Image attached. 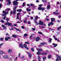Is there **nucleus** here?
<instances>
[{
    "mask_svg": "<svg viewBox=\"0 0 61 61\" xmlns=\"http://www.w3.org/2000/svg\"><path fill=\"white\" fill-rule=\"evenodd\" d=\"M3 14H2V15L3 16H4V17L2 18H3V19L5 20V19L6 18V17L5 16V15L7 14V13H6V11H3Z\"/></svg>",
    "mask_w": 61,
    "mask_h": 61,
    "instance_id": "nucleus-1",
    "label": "nucleus"
},
{
    "mask_svg": "<svg viewBox=\"0 0 61 61\" xmlns=\"http://www.w3.org/2000/svg\"><path fill=\"white\" fill-rule=\"evenodd\" d=\"M51 22H50V24L49 23L48 24V25L49 26H50V25H54V23H53V22L54 21H55V18H51Z\"/></svg>",
    "mask_w": 61,
    "mask_h": 61,
    "instance_id": "nucleus-2",
    "label": "nucleus"
},
{
    "mask_svg": "<svg viewBox=\"0 0 61 61\" xmlns=\"http://www.w3.org/2000/svg\"><path fill=\"white\" fill-rule=\"evenodd\" d=\"M19 0H16V1H15L13 2V4L14 5H18V3L17 1H18Z\"/></svg>",
    "mask_w": 61,
    "mask_h": 61,
    "instance_id": "nucleus-3",
    "label": "nucleus"
},
{
    "mask_svg": "<svg viewBox=\"0 0 61 61\" xmlns=\"http://www.w3.org/2000/svg\"><path fill=\"white\" fill-rule=\"evenodd\" d=\"M56 56L57 57V58L56 59V61H59V60H60V57H60V56L58 55H56Z\"/></svg>",
    "mask_w": 61,
    "mask_h": 61,
    "instance_id": "nucleus-4",
    "label": "nucleus"
},
{
    "mask_svg": "<svg viewBox=\"0 0 61 61\" xmlns=\"http://www.w3.org/2000/svg\"><path fill=\"white\" fill-rule=\"evenodd\" d=\"M38 10H42V11H43L45 10V8L43 7L41 8V7H40L38 8Z\"/></svg>",
    "mask_w": 61,
    "mask_h": 61,
    "instance_id": "nucleus-5",
    "label": "nucleus"
},
{
    "mask_svg": "<svg viewBox=\"0 0 61 61\" xmlns=\"http://www.w3.org/2000/svg\"><path fill=\"white\" fill-rule=\"evenodd\" d=\"M36 49L38 52H43V50L42 49H38V48H37Z\"/></svg>",
    "mask_w": 61,
    "mask_h": 61,
    "instance_id": "nucleus-6",
    "label": "nucleus"
},
{
    "mask_svg": "<svg viewBox=\"0 0 61 61\" xmlns=\"http://www.w3.org/2000/svg\"><path fill=\"white\" fill-rule=\"evenodd\" d=\"M3 58H7V59H9V57L7 55H5L3 56Z\"/></svg>",
    "mask_w": 61,
    "mask_h": 61,
    "instance_id": "nucleus-7",
    "label": "nucleus"
},
{
    "mask_svg": "<svg viewBox=\"0 0 61 61\" xmlns=\"http://www.w3.org/2000/svg\"><path fill=\"white\" fill-rule=\"evenodd\" d=\"M25 52L26 53L28 54V56L30 58H31V54L30 53H29L27 51H25Z\"/></svg>",
    "mask_w": 61,
    "mask_h": 61,
    "instance_id": "nucleus-8",
    "label": "nucleus"
},
{
    "mask_svg": "<svg viewBox=\"0 0 61 61\" xmlns=\"http://www.w3.org/2000/svg\"><path fill=\"white\" fill-rule=\"evenodd\" d=\"M20 47L21 48H24V46L23 45V44H20L19 45Z\"/></svg>",
    "mask_w": 61,
    "mask_h": 61,
    "instance_id": "nucleus-9",
    "label": "nucleus"
},
{
    "mask_svg": "<svg viewBox=\"0 0 61 61\" xmlns=\"http://www.w3.org/2000/svg\"><path fill=\"white\" fill-rule=\"evenodd\" d=\"M24 47H25V48H26L27 49V50H28L29 49L28 47H27V45L26 44H24Z\"/></svg>",
    "mask_w": 61,
    "mask_h": 61,
    "instance_id": "nucleus-10",
    "label": "nucleus"
},
{
    "mask_svg": "<svg viewBox=\"0 0 61 61\" xmlns=\"http://www.w3.org/2000/svg\"><path fill=\"white\" fill-rule=\"evenodd\" d=\"M39 24V25H44L43 22L42 21H40Z\"/></svg>",
    "mask_w": 61,
    "mask_h": 61,
    "instance_id": "nucleus-11",
    "label": "nucleus"
},
{
    "mask_svg": "<svg viewBox=\"0 0 61 61\" xmlns=\"http://www.w3.org/2000/svg\"><path fill=\"white\" fill-rule=\"evenodd\" d=\"M40 40V38L39 37H37L36 38V41L37 42V41H38L39 40Z\"/></svg>",
    "mask_w": 61,
    "mask_h": 61,
    "instance_id": "nucleus-12",
    "label": "nucleus"
},
{
    "mask_svg": "<svg viewBox=\"0 0 61 61\" xmlns=\"http://www.w3.org/2000/svg\"><path fill=\"white\" fill-rule=\"evenodd\" d=\"M52 40V39L51 38H50L49 40L48 41V43H51V41Z\"/></svg>",
    "mask_w": 61,
    "mask_h": 61,
    "instance_id": "nucleus-13",
    "label": "nucleus"
},
{
    "mask_svg": "<svg viewBox=\"0 0 61 61\" xmlns=\"http://www.w3.org/2000/svg\"><path fill=\"white\" fill-rule=\"evenodd\" d=\"M7 1H8L9 2V3H8V4L9 5H10V4H11V2H10V0H6Z\"/></svg>",
    "mask_w": 61,
    "mask_h": 61,
    "instance_id": "nucleus-14",
    "label": "nucleus"
},
{
    "mask_svg": "<svg viewBox=\"0 0 61 61\" xmlns=\"http://www.w3.org/2000/svg\"><path fill=\"white\" fill-rule=\"evenodd\" d=\"M16 10H14L13 11V14H14L15 15L16 14Z\"/></svg>",
    "mask_w": 61,
    "mask_h": 61,
    "instance_id": "nucleus-15",
    "label": "nucleus"
},
{
    "mask_svg": "<svg viewBox=\"0 0 61 61\" xmlns=\"http://www.w3.org/2000/svg\"><path fill=\"white\" fill-rule=\"evenodd\" d=\"M47 9L48 10L49 9H50V6L48 5H47Z\"/></svg>",
    "mask_w": 61,
    "mask_h": 61,
    "instance_id": "nucleus-16",
    "label": "nucleus"
},
{
    "mask_svg": "<svg viewBox=\"0 0 61 61\" xmlns=\"http://www.w3.org/2000/svg\"><path fill=\"white\" fill-rule=\"evenodd\" d=\"M10 57H12V58H10V60H11V59H12V57H13V56L11 55H10Z\"/></svg>",
    "mask_w": 61,
    "mask_h": 61,
    "instance_id": "nucleus-17",
    "label": "nucleus"
},
{
    "mask_svg": "<svg viewBox=\"0 0 61 61\" xmlns=\"http://www.w3.org/2000/svg\"><path fill=\"white\" fill-rule=\"evenodd\" d=\"M12 51V50L11 49H9L8 51V52L9 53H11V52Z\"/></svg>",
    "mask_w": 61,
    "mask_h": 61,
    "instance_id": "nucleus-18",
    "label": "nucleus"
},
{
    "mask_svg": "<svg viewBox=\"0 0 61 61\" xmlns=\"http://www.w3.org/2000/svg\"><path fill=\"white\" fill-rule=\"evenodd\" d=\"M36 54L38 55H41V53L39 52H37L36 53Z\"/></svg>",
    "mask_w": 61,
    "mask_h": 61,
    "instance_id": "nucleus-19",
    "label": "nucleus"
},
{
    "mask_svg": "<svg viewBox=\"0 0 61 61\" xmlns=\"http://www.w3.org/2000/svg\"><path fill=\"white\" fill-rule=\"evenodd\" d=\"M14 28L15 29V30H17V31H20V30L19 29L15 27H14Z\"/></svg>",
    "mask_w": 61,
    "mask_h": 61,
    "instance_id": "nucleus-20",
    "label": "nucleus"
},
{
    "mask_svg": "<svg viewBox=\"0 0 61 61\" xmlns=\"http://www.w3.org/2000/svg\"><path fill=\"white\" fill-rule=\"evenodd\" d=\"M38 59L39 60V61H41V59L40 56H38Z\"/></svg>",
    "mask_w": 61,
    "mask_h": 61,
    "instance_id": "nucleus-21",
    "label": "nucleus"
},
{
    "mask_svg": "<svg viewBox=\"0 0 61 61\" xmlns=\"http://www.w3.org/2000/svg\"><path fill=\"white\" fill-rule=\"evenodd\" d=\"M46 43L45 42H42L41 43V46H43V45H44Z\"/></svg>",
    "mask_w": 61,
    "mask_h": 61,
    "instance_id": "nucleus-22",
    "label": "nucleus"
},
{
    "mask_svg": "<svg viewBox=\"0 0 61 61\" xmlns=\"http://www.w3.org/2000/svg\"><path fill=\"white\" fill-rule=\"evenodd\" d=\"M17 8V6H15V7L13 8V10H16L15 9H16Z\"/></svg>",
    "mask_w": 61,
    "mask_h": 61,
    "instance_id": "nucleus-23",
    "label": "nucleus"
},
{
    "mask_svg": "<svg viewBox=\"0 0 61 61\" xmlns=\"http://www.w3.org/2000/svg\"><path fill=\"white\" fill-rule=\"evenodd\" d=\"M12 25V24L11 23H10L9 22H8V25L9 26L11 25Z\"/></svg>",
    "mask_w": 61,
    "mask_h": 61,
    "instance_id": "nucleus-24",
    "label": "nucleus"
},
{
    "mask_svg": "<svg viewBox=\"0 0 61 61\" xmlns=\"http://www.w3.org/2000/svg\"><path fill=\"white\" fill-rule=\"evenodd\" d=\"M43 60H45V59H46V57L44 56V57H43Z\"/></svg>",
    "mask_w": 61,
    "mask_h": 61,
    "instance_id": "nucleus-25",
    "label": "nucleus"
},
{
    "mask_svg": "<svg viewBox=\"0 0 61 61\" xmlns=\"http://www.w3.org/2000/svg\"><path fill=\"white\" fill-rule=\"evenodd\" d=\"M51 57V56L50 55H49L48 56V59H50Z\"/></svg>",
    "mask_w": 61,
    "mask_h": 61,
    "instance_id": "nucleus-26",
    "label": "nucleus"
},
{
    "mask_svg": "<svg viewBox=\"0 0 61 61\" xmlns=\"http://www.w3.org/2000/svg\"><path fill=\"white\" fill-rule=\"evenodd\" d=\"M4 53H5V52H3L2 51H0V54L1 55H3Z\"/></svg>",
    "mask_w": 61,
    "mask_h": 61,
    "instance_id": "nucleus-27",
    "label": "nucleus"
},
{
    "mask_svg": "<svg viewBox=\"0 0 61 61\" xmlns=\"http://www.w3.org/2000/svg\"><path fill=\"white\" fill-rule=\"evenodd\" d=\"M4 45V43H1L0 45V48H1V46H3Z\"/></svg>",
    "mask_w": 61,
    "mask_h": 61,
    "instance_id": "nucleus-28",
    "label": "nucleus"
},
{
    "mask_svg": "<svg viewBox=\"0 0 61 61\" xmlns=\"http://www.w3.org/2000/svg\"><path fill=\"white\" fill-rule=\"evenodd\" d=\"M5 40L6 41H7L8 40V38H7V37H6L5 38Z\"/></svg>",
    "mask_w": 61,
    "mask_h": 61,
    "instance_id": "nucleus-29",
    "label": "nucleus"
},
{
    "mask_svg": "<svg viewBox=\"0 0 61 61\" xmlns=\"http://www.w3.org/2000/svg\"><path fill=\"white\" fill-rule=\"evenodd\" d=\"M12 36L14 37H17V36H16L15 35H13Z\"/></svg>",
    "mask_w": 61,
    "mask_h": 61,
    "instance_id": "nucleus-30",
    "label": "nucleus"
},
{
    "mask_svg": "<svg viewBox=\"0 0 61 61\" xmlns=\"http://www.w3.org/2000/svg\"><path fill=\"white\" fill-rule=\"evenodd\" d=\"M10 10V8H9L8 9H7L5 10L6 11H9V10Z\"/></svg>",
    "mask_w": 61,
    "mask_h": 61,
    "instance_id": "nucleus-31",
    "label": "nucleus"
},
{
    "mask_svg": "<svg viewBox=\"0 0 61 61\" xmlns=\"http://www.w3.org/2000/svg\"><path fill=\"white\" fill-rule=\"evenodd\" d=\"M23 21H24V23H26L27 22V20H23Z\"/></svg>",
    "mask_w": 61,
    "mask_h": 61,
    "instance_id": "nucleus-32",
    "label": "nucleus"
},
{
    "mask_svg": "<svg viewBox=\"0 0 61 61\" xmlns=\"http://www.w3.org/2000/svg\"><path fill=\"white\" fill-rule=\"evenodd\" d=\"M22 10L21 9H20L19 10V12H22Z\"/></svg>",
    "mask_w": 61,
    "mask_h": 61,
    "instance_id": "nucleus-33",
    "label": "nucleus"
},
{
    "mask_svg": "<svg viewBox=\"0 0 61 61\" xmlns=\"http://www.w3.org/2000/svg\"><path fill=\"white\" fill-rule=\"evenodd\" d=\"M42 1L43 2H45V3H46V2L47 1L46 0H42Z\"/></svg>",
    "mask_w": 61,
    "mask_h": 61,
    "instance_id": "nucleus-34",
    "label": "nucleus"
},
{
    "mask_svg": "<svg viewBox=\"0 0 61 61\" xmlns=\"http://www.w3.org/2000/svg\"><path fill=\"white\" fill-rule=\"evenodd\" d=\"M61 26H60L59 27L57 28V30H58L59 29H60V28H61Z\"/></svg>",
    "mask_w": 61,
    "mask_h": 61,
    "instance_id": "nucleus-35",
    "label": "nucleus"
},
{
    "mask_svg": "<svg viewBox=\"0 0 61 61\" xmlns=\"http://www.w3.org/2000/svg\"><path fill=\"white\" fill-rule=\"evenodd\" d=\"M22 6H23V7L24 6H25V3H23V5H22Z\"/></svg>",
    "mask_w": 61,
    "mask_h": 61,
    "instance_id": "nucleus-36",
    "label": "nucleus"
},
{
    "mask_svg": "<svg viewBox=\"0 0 61 61\" xmlns=\"http://www.w3.org/2000/svg\"><path fill=\"white\" fill-rule=\"evenodd\" d=\"M25 44H29V42H25Z\"/></svg>",
    "mask_w": 61,
    "mask_h": 61,
    "instance_id": "nucleus-37",
    "label": "nucleus"
},
{
    "mask_svg": "<svg viewBox=\"0 0 61 61\" xmlns=\"http://www.w3.org/2000/svg\"><path fill=\"white\" fill-rule=\"evenodd\" d=\"M38 33H39V34H41V35H42L43 34V33L40 32H38Z\"/></svg>",
    "mask_w": 61,
    "mask_h": 61,
    "instance_id": "nucleus-38",
    "label": "nucleus"
},
{
    "mask_svg": "<svg viewBox=\"0 0 61 61\" xmlns=\"http://www.w3.org/2000/svg\"><path fill=\"white\" fill-rule=\"evenodd\" d=\"M6 19H7V21L8 22V21H9V18H7Z\"/></svg>",
    "mask_w": 61,
    "mask_h": 61,
    "instance_id": "nucleus-39",
    "label": "nucleus"
},
{
    "mask_svg": "<svg viewBox=\"0 0 61 61\" xmlns=\"http://www.w3.org/2000/svg\"><path fill=\"white\" fill-rule=\"evenodd\" d=\"M38 19V16H37L35 17V19Z\"/></svg>",
    "mask_w": 61,
    "mask_h": 61,
    "instance_id": "nucleus-40",
    "label": "nucleus"
},
{
    "mask_svg": "<svg viewBox=\"0 0 61 61\" xmlns=\"http://www.w3.org/2000/svg\"><path fill=\"white\" fill-rule=\"evenodd\" d=\"M24 35L25 36H27V34H25Z\"/></svg>",
    "mask_w": 61,
    "mask_h": 61,
    "instance_id": "nucleus-41",
    "label": "nucleus"
},
{
    "mask_svg": "<svg viewBox=\"0 0 61 61\" xmlns=\"http://www.w3.org/2000/svg\"><path fill=\"white\" fill-rule=\"evenodd\" d=\"M3 39H4L2 38H1L0 39V40L1 41H3Z\"/></svg>",
    "mask_w": 61,
    "mask_h": 61,
    "instance_id": "nucleus-42",
    "label": "nucleus"
},
{
    "mask_svg": "<svg viewBox=\"0 0 61 61\" xmlns=\"http://www.w3.org/2000/svg\"><path fill=\"white\" fill-rule=\"evenodd\" d=\"M34 5L32 4H31L30 5V6H34Z\"/></svg>",
    "mask_w": 61,
    "mask_h": 61,
    "instance_id": "nucleus-43",
    "label": "nucleus"
},
{
    "mask_svg": "<svg viewBox=\"0 0 61 61\" xmlns=\"http://www.w3.org/2000/svg\"><path fill=\"white\" fill-rule=\"evenodd\" d=\"M31 50L33 52H34V49H33V48H31Z\"/></svg>",
    "mask_w": 61,
    "mask_h": 61,
    "instance_id": "nucleus-44",
    "label": "nucleus"
},
{
    "mask_svg": "<svg viewBox=\"0 0 61 61\" xmlns=\"http://www.w3.org/2000/svg\"><path fill=\"white\" fill-rule=\"evenodd\" d=\"M1 22L2 23H4L5 22V21H4L3 20H1Z\"/></svg>",
    "mask_w": 61,
    "mask_h": 61,
    "instance_id": "nucleus-45",
    "label": "nucleus"
},
{
    "mask_svg": "<svg viewBox=\"0 0 61 61\" xmlns=\"http://www.w3.org/2000/svg\"><path fill=\"white\" fill-rule=\"evenodd\" d=\"M20 15V13L19 12L17 14V15Z\"/></svg>",
    "mask_w": 61,
    "mask_h": 61,
    "instance_id": "nucleus-46",
    "label": "nucleus"
},
{
    "mask_svg": "<svg viewBox=\"0 0 61 61\" xmlns=\"http://www.w3.org/2000/svg\"><path fill=\"white\" fill-rule=\"evenodd\" d=\"M21 27L22 28V29H24V26H22Z\"/></svg>",
    "mask_w": 61,
    "mask_h": 61,
    "instance_id": "nucleus-47",
    "label": "nucleus"
},
{
    "mask_svg": "<svg viewBox=\"0 0 61 61\" xmlns=\"http://www.w3.org/2000/svg\"><path fill=\"white\" fill-rule=\"evenodd\" d=\"M39 6H40V7H41V6H43V5L42 4H41L39 5Z\"/></svg>",
    "mask_w": 61,
    "mask_h": 61,
    "instance_id": "nucleus-48",
    "label": "nucleus"
},
{
    "mask_svg": "<svg viewBox=\"0 0 61 61\" xmlns=\"http://www.w3.org/2000/svg\"><path fill=\"white\" fill-rule=\"evenodd\" d=\"M32 30H34V31H35L36 30V29L35 28H32Z\"/></svg>",
    "mask_w": 61,
    "mask_h": 61,
    "instance_id": "nucleus-49",
    "label": "nucleus"
},
{
    "mask_svg": "<svg viewBox=\"0 0 61 61\" xmlns=\"http://www.w3.org/2000/svg\"><path fill=\"white\" fill-rule=\"evenodd\" d=\"M28 24H31V22H30L29 21H28Z\"/></svg>",
    "mask_w": 61,
    "mask_h": 61,
    "instance_id": "nucleus-50",
    "label": "nucleus"
},
{
    "mask_svg": "<svg viewBox=\"0 0 61 61\" xmlns=\"http://www.w3.org/2000/svg\"><path fill=\"white\" fill-rule=\"evenodd\" d=\"M56 12H53V14H54V15H56Z\"/></svg>",
    "mask_w": 61,
    "mask_h": 61,
    "instance_id": "nucleus-51",
    "label": "nucleus"
},
{
    "mask_svg": "<svg viewBox=\"0 0 61 61\" xmlns=\"http://www.w3.org/2000/svg\"><path fill=\"white\" fill-rule=\"evenodd\" d=\"M5 25H8V22H7L6 23H5Z\"/></svg>",
    "mask_w": 61,
    "mask_h": 61,
    "instance_id": "nucleus-52",
    "label": "nucleus"
},
{
    "mask_svg": "<svg viewBox=\"0 0 61 61\" xmlns=\"http://www.w3.org/2000/svg\"><path fill=\"white\" fill-rule=\"evenodd\" d=\"M56 46H57V45L56 44H55L54 45V46L55 47H56Z\"/></svg>",
    "mask_w": 61,
    "mask_h": 61,
    "instance_id": "nucleus-53",
    "label": "nucleus"
},
{
    "mask_svg": "<svg viewBox=\"0 0 61 61\" xmlns=\"http://www.w3.org/2000/svg\"><path fill=\"white\" fill-rule=\"evenodd\" d=\"M41 55H44V53H41Z\"/></svg>",
    "mask_w": 61,
    "mask_h": 61,
    "instance_id": "nucleus-54",
    "label": "nucleus"
},
{
    "mask_svg": "<svg viewBox=\"0 0 61 61\" xmlns=\"http://www.w3.org/2000/svg\"><path fill=\"white\" fill-rule=\"evenodd\" d=\"M14 29H13V28H10V30H13Z\"/></svg>",
    "mask_w": 61,
    "mask_h": 61,
    "instance_id": "nucleus-55",
    "label": "nucleus"
},
{
    "mask_svg": "<svg viewBox=\"0 0 61 61\" xmlns=\"http://www.w3.org/2000/svg\"><path fill=\"white\" fill-rule=\"evenodd\" d=\"M47 55V53L46 52L44 53V55Z\"/></svg>",
    "mask_w": 61,
    "mask_h": 61,
    "instance_id": "nucleus-56",
    "label": "nucleus"
},
{
    "mask_svg": "<svg viewBox=\"0 0 61 61\" xmlns=\"http://www.w3.org/2000/svg\"><path fill=\"white\" fill-rule=\"evenodd\" d=\"M7 38H8V39H10V37H7Z\"/></svg>",
    "mask_w": 61,
    "mask_h": 61,
    "instance_id": "nucleus-57",
    "label": "nucleus"
},
{
    "mask_svg": "<svg viewBox=\"0 0 61 61\" xmlns=\"http://www.w3.org/2000/svg\"><path fill=\"white\" fill-rule=\"evenodd\" d=\"M26 11H28L29 10V9H28V8H26Z\"/></svg>",
    "mask_w": 61,
    "mask_h": 61,
    "instance_id": "nucleus-58",
    "label": "nucleus"
},
{
    "mask_svg": "<svg viewBox=\"0 0 61 61\" xmlns=\"http://www.w3.org/2000/svg\"><path fill=\"white\" fill-rule=\"evenodd\" d=\"M33 37V36H30V39H31V37Z\"/></svg>",
    "mask_w": 61,
    "mask_h": 61,
    "instance_id": "nucleus-59",
    "label": "nucleus"
},
{
    "mask_svg": "<svg viewBox=\"0 0 61 61\" xmlns=\"http://www.w3.org/2000/svg\"><path fill=\"white\" fill-rule=\"evenodd\" d=\"M4 29H5L6 28V27L5 26H4Z\"/></svg>",
    "mask_w": 61,
    "mask_h": 61,
    "instance_id": "nucleus-60",
    "label": "nucleus"
},
{
    "mask_svg": "<svg viewBox=\"0 0 61 61\" xmlns=\"http://www.w3.org/2000/svg\"><path fill=\"white\" fill-rule=\"evenodd\" d=\"M59 12L56 13V15H59Z\"/></svg>",
    "mask_w": 61,
    "mask_h": 61,
    "instance_id": "nucleus-61",
    "label": "nucleus"
},
{
    "mask_svg": "<svg viewBox=\"0 0 61 61\" xmlns=\"http://www.w3.org/2000/svg\"><path fill=\"white\" fill-rule=\"evenodd\" d=\"M1 26H2V27H5V25H1Z\"/></svg>",
    "mask_w": 61,
    "mask_h": 61,
    "instance_id": "nucleus-62",
    "label": "nucleus"
},
{
    "mask_svg": "<svg viewBox=\"0 0 61 61\" xmlns=\"http://www.w3.org/2000/svg\"><path fill=\"white\" fill-rule=\"evenodd\" d=\"M27 6H30V5L29 4H27Z\"/></svg>",
    "mask_w": 61,
    "mask_h": 61,
    "instance_id": "nucleus-63",
    "label": "nucleus"
},
{
    "mask_svg": "<svg viewBox=\"0 0 61 61\" xmlns=\"http://www.w3.org/2000/svg\"><path fill=\"white\" fill-rule=\"evenodd\" d=\"M26 13V11L23 12V13H24V14H25Z\"/></svg>",
    "mask_w": 61,
    "mask_h": 61,
    "instance_id": "nucleus-64",
    "label": "nucleus"
}]
</instances>
